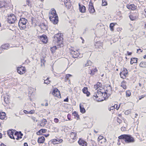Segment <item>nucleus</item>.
<instances>
[{"instance_id": "f257e3e1", "label": "nucleus", "mask_w": 146, "mask_h": 146, "mask_svg": "<svg viewBox=\"0 0 146 146\" xmlns=\"http://www.w3.org/2000/svg\"><path fill=\"white\" fill-rule=\"evenodd\" d=\"M7 134L10 138L17 140L21 139L23 136V134L21 132H18L13 129L8 130Z\"/></svg>"}, {"instance_id": "f03ea898", "label": "nucleus", "mask_w": 146, "mask_h": 146, "mask_svg": "<svg viewBox=\"0 0 146 146\" xmlns=\"http://www.w3.org/2000/svg\"><path fill=\"white\" fill-rule=\"evenodd\" d=\"M63 36L62 34L58 33L55 34L54 37L53 42L59 47L63 46Z\"/></svg>"}, {"instance_id": "7ed1b4c3", "label": "nucleus", "mask_w": 146, "mask_h": 146, "mask_svg": "<svg viewBox=\"0 0 146 146\" xmlns=\"http://www.w3.org/2000/svg\"><path fill=\"white\" fill-rule=\"evenodd\" d=\"M50 21L54 24H57L58 22V17L56 10L54 9H52L49 13Z\"/></svg>"}, {"instance_id": "20e7f679", "label": "nucleus", "mask_w": 146, "mask_h": 146, "mask_svg": "<svg viewBox=\"0 0 146 146\" xmlns=\"http://www.w3.org/2000/svg\"><path fill=\"white\" fill-rule=\"evenodd\" d=\"M118 138L119 139L124 140L126 143H133L135 141L134 137L130 135H121L119 136Z\"/></svg>"}, {"instance_id": "39448f33", "label": "nucleus", "mask_w": 146, "mask_h": 146, "mask_svg": "<svg viewBox=\"0 0 146 146\" xmlns=\"http://www.w3.org/2000/svg\"><path fill=\"white\" fill-rule=\"evenodd\" d=\"M73 131L70 132L68 134V141L70 143H73L76 141L78 139L77 132L73 130Z\"/></svg>"}, {"instance_id": "423d86ee", "label": "nucleus", "mask_w": 146, "mask_h": 146, "mask_svg": "<svg viewBox=\"0 0 146 146\" xmlns=\"http://www.w3.org/2000/svg\"><path fill=\"white\" fill-rule=\"evenodd\" d=\"M27 20L24 18H21L20 19L19 23V27L21 30H24L26 28V24Z\"/></svg>"}, {"instance_id": "0eeeda50", "label": "nucleus", "mask_w": 146, "mask_h": 146, "mask_svg": "<svg viewBox=\"0 0 146 146\" xmlns=\"http://www.w3.org/2000/svg\"><path fill=\"white\" fill-rule=\"evenodd\" d=\"M94 87L95 90H98L97 91L101 92V94H105L106 93L104 86L101 82H98L94 85Z\"/></svg>"}, {"instance_id": "6e6552de", "label": "nucleus", "mask_w": 146, "mask_h": 146, "mask_svg": "<svg viewBox=\"0 0 146 146\" xmlns=\"http://www.w3.org/2000/svg\"><path fill=\"white\" fill-rule=\"evenodd\" d=\"M79 49H75L73 47H71L70 49V52L74 58H77L79 57H80V54L79 53Z\"/></svg>"}, {"instance_id": "1a4fd4ad", "label": "nucleus", "mask_w": 146, "mask_h": 146, "mask_svg": "<svg viewBox=\"0 0 146 146\" xmlns=\"http://www.w3.org/2000/svg\"><path fill=\"white\" fill-rule=\"evenodd\" d=\"M119 75L121 78L123 79H125L128 77V71L125 68H123L120 72Z\"/></svg>"}, {"instance_id": "9d476101", "label": "nucleus", "mask_w": 146, "mask_h": 146, "mask_svg": "<svg viewBox=\"0 0 146 146\" xmlns=\"http://www.w3.org/2000/svg\"><path fill=\"white\" fill-rule=\"evenodd\" d=\"M101 92L97 91V92H95L93 96L94 98L98 101H101L103 100L102 98L104 97L103 95L104 94H101Z\"/></svg>"}, {"instance_id": "9b49d317", "label": "nucleus", "mask_w": 146, "mask_h": 146, "mask_svg": "<svg viewBox=\"0 0 146 146\" xmlns=\"http://www.w3.org/2000/svg\"><path fill=\"white\" fill-rule=\"evenodd\" d=\"M7 19L8 22L11 24L14 23L17 19L15 15L13 14H9Z\"/></svg>"}, {"instance_id": "f8f14e48", "label": "nucleus", "mask_w": 146, "mask_h": 146, "mask_svg": "<svg viewBox=\"0 0 146 146\" xmlns=\"http://www.w3.org/2000/svg\"><path fill=\"white\" fill-rule=\"evenodd\" d=\"M11 2V0H0V8L7 7L9 6Z\"/></svg>"}, {"instance_id": "ddd939ff", "label": "nucleus", "mask_w": 146, "mask_h": 146, "mask_svg": "<svg viewBox=\"0 0 146 146\" xmlns=\"http://www.w3.org/2000/svg\"><path fill=\"white\" fill-rule=\"evenodd\" d=\"M52 94L54 96L58 98H61V94L59 90L56 88H55L53 90Z\"/></svg>"}, {"instance_id": "4468645a", "label": "nucleus", "mask_w": 146, "mask_h": 146, "mask_svg": "<svg viewBox=\"0 0 146 146\" xmlns=\"http://www.w3.org/2000/svg\"><path fill=\"white\" fill-rule=\"evenodd\" d=\"M139 16L138 13L136 12L131 13L129 16L130 20L133 21L138 19Z\"/></svg>"}, {"instance_id": "2eb2a0df", "label": "nucleus", "mask_w": 146, "mask_h": 146, "mask_svg": "<svg viewBox=\"0 0 146 146\" xmlns=\"http://www.w3.org/2000/svg\"><path fill=\"white\" fill-rule=\"evenodd\" d=\"M95 48L98 51H100L103 48V44L100 42H97L94 44Z\"/></svg>"}, {"instance_id": "dca6fc26", "label": "nucleus", "mask_w": 146, "mask_h": 146, "mask_svg": "<svg viewBox=\"0 0 146 146\" xmlns=\"http://www.w3.org/2000/svg\"><path fill=\"white\" fill-rule=\"evenodd\" d=\"M38 38L44 44H46L48 42V38L45 35H43L38 36Z\"/></svg>"}, {"instance_id": "f3484780", "label": "nucleus", "mask_w": 146, "mask_h": 146, "mask_svg": "<svg viewBox=\"0 0 146 146\" xmlns=\"http://www.w3.org/2000/svg\"><path fill=\"white\" fill-rule=\"evenodd\" d=\"M88 10L89 12L91 13H93L95 11L94 7L93 4L91 0H90L89 3Z\"/></svg>"}, {"instance_id": "a211bd4d", "label": "nucleus", "mask_w": 146, "mask_h": 146, "mask_svg": "<svg viewBox=\"0 0 146 146\" xmlns=\"http://www.w3.org/2000/svg\"><path fill=\"white\" fill-rule=\"evenodd\" d=\"M17 72L20 74H22L25 73L26 69L25 67L21 66L17 68Z\"/></svg>"}, {"instance_id": "6ab92c4d", "label": "nucleus", "mask_w": 146, "mask_h": 146, "mask_svg": "<svg viewBox=\"0 0 146 146\" xmlns=\"http://www.w3.org/2000/svg\"><path fill=\"white\" fill-rule=\"evenodd\" d=\"M126 7L131 11H135L137 9V6L133 4H127L126 5Z\"/></svg>"}, {"instance_id": "aec40b11", "label": "nucleus", "mask_w": 146, "mask_h": 146, "mask_svg": "<svg viewBox=\"0 0 146 146\" xmlns=\"http://www.w3.org/2000/svg\"><path fill=\"white\" fill-rule=\"evenodd\" d=\"M63 140L62 139H51L50 141L51 143L54 145L62 143Z\"/></svg>"}, {"instance_id": "412c9836", "label": "nucleus", "mask_w": 146, "mask_h": 146, "mask_svg": "<svg viewBox=\"0 0 146 146\" xmlns=\"http://www.w3.org/2000/svg\"><path fill=\"white\" fill-rule=\"evenodd\" d=\"M79 145L81 146H87V143L82 138H80L78 141Z\"/></svg>"}, {"instance_id": "4be33fe9", "label": "nucleus", "mask_w": 146, "mask_h": 146, "mask_svg": "<svg viewBox=\"0 0 146 146\" xmlns=\"http://www.w3.org/2000/svg\"><path fill=\"white\" fill-rule=\"evenodd\" d=\"M89 68L90 70V74L91 75H94L95 73L98 71V70L95 67L91 66L89 67Z\"/></svg>"}, {"instance_id": "5701e85b", "label": "nucleus", "mask_w": 146, "mask_h": 146, "mask_svg": "<svg viewBox=\"0 0 146 146\" xmlns=\"http://www.w3.org/2000/svg\"><path fill=\"white\" fill-rule=\"evenodd\" d=\"M79 8L80 11L81 13H85L86 10L85 7L83 5H80L79 3Z\"/></svg>"}, {"instance_id": "b1692460", "label": "nucleus", "mask_w": 146, "mask_h": 146, "mask_svg": "<svg viewBox=\"0 0 146 146\" xmlns=\"http://www.w3.org/2000/svg\"><path fill=\"white\" fill-rule=\"evenodd\" d=\"M45 139L44 137L42 136L38 137L37 139V142L39 144H43L45 141Z\"/></svg>"}, {"instance_id": "393cba45", "label": "nucleus", "mask_w": 146, "mask_h": 146, "mask_svg": "<svg viewBox=\"0 0 146 146\" xmlns=\"http://www.w3.org/2000/svg\"><path fill=\"white\" fill-rule=\"evenodd\" d=\"M82 92L84 94L86 95V96L88 97L90 94V93L88 90V88L87 87H84L82 90Z\"/></svg>"}, {"instance_id": "a878e982", "label": "nucleus", "mask_w": 146, "mask_h": 146, "mask_svg": "<svg viewBox=\"0 0 146 146\" xmlns=\"http://www.w3.org/2000/svg\"><path fill=\"white\" fill-rule=\"evenodd\" d=\"M62 2H64L66 7L69 8L70 7L71 3L70 1L67 0H61Z\"/></svg>"}, {"instance_id": "bb28decb", "label": "nucleus", "mask_w": 146, "mask_h": 146, "mask_svg": "<svg viewBox=\"0 0 146 146\" xmlns=\"http://www.w3.org/2000/svg\"><path fill=\"white\" fill-rule=\"evenodd\" d=\"M4 102L5 103V106H7L10 103V100L8 97L5 96L4 97Z\"/></svg>"}, {"instance_id": "cd10ccee", "label": "nucleus", "mask_w": 146, "mask_h": 146, "mask_svg": "<svg viewBox=\"0 0 146 146\" xmlns=\"http://www.w3.org/2000/svg\"><path fill=\"white\" fill-rule=\"evenodd\" d=\"M72 115L74 117V119H76L77 120L80 119V118L79 117V115L78 114V113L75 111L72 113Z\"/></svg>"}, {"instance_id": "c85d7f7f", "label": "nucleus", "mask_w": 146, "mask_h": 146, "mask_svg": "<svg viewBox=\"0 0 146 146\" xmlns=\"http://www.w3.org/2000/svg\"><path fill=\"white\" fill-rule=\"evenodd\" d=\"M9 45L8 44H5L2 45L0 48V49L1 50L4 49L7 50L9 48Z\"/></svg>"}, {"instance_id": "c756f323", "label": "nucleus", "mask_w": 146, "mask_h": 146, "mask_svg": "<svg viewBox=\"0 0 146 146\" xmlns=\"http://www.w3.org/2000/svg\"><path fill=\"white\" fill-rule=\"evenodd\" d=\"M6 118L5 113L4 112H0V119L2 120L5 119Z\"/></svg>"}, {"instance_id": "7c9ffc66", "label": "nucleus", "mask_w": 146, "mask_h": 146, "mask_svg": "<svg viewBox=\"0 0 146 146\" xmlns=\"http://www.w3.org/2000/svg\"><path fill=\"white\" fill-rule=\"evenodd\" d=\"M47 131V130L46 129H41L36 133L37 135H39L42 134V133H45Z\"/></svg>"}, {"instance_id": "2f4dec72", "label": "nucleus", "mask_w": 146, "mask_h": 146, "mask_svg": "<svg viewBox=\"0 0 146 146\" xmlns=\"http://www.w3.org/2000/svg\"><path fill=\"white\" fill-rule=\"evenodd\" d=\"M23 112L26 114H32L35 113V110H32L29 111H28L26 110H23Z\"/></svg>"}, {"instance_id": "473e14b6", "label": "nucleus", "mask_w": 146, "mask_h": 146, "mask_svg": "<svg viewBox=\"0 0 146 146\" xmlns=\"http://www.w3.org/2000/svg\"><path fill=\"white\" fill-rule=\"evenodd\" d=\"M139 66L141 68H146V62L145 61L141 62L139 64Z\"/></svg>"}, {"instance_id": "72a5a7b5", "label": "nucleus", "mask_w": 146, "mask_h": 146, "mask_svg": "<svg viewBox=\"0 0 146 146\" xmlns=\"http://www.w3.org/2000/svg\"><path fill=\"white\" fill-rule=\"evenodd\" d=\"M126 82L125 80H123L122 81L121 83V86L124 89H126L127 88V87L126 85Z\"/></svg>"}, {"instance_id": "f704fd0d", "label": "nucleus", "mask_w": 146, "mask_h": 146, "mask_svg": "<svg viewBox=\"0 0 146 146\" xmlns=\"http://www.w3.org/2000/svg\"><path fill=\"white\" fill-rule=\"evenodd\" d=\"M80 112L82 113H84L86 112V110L84 108V107L83 105H81V104L80 105Z\"/></svg>"}, {"instance_id": "c9c22d12", "label": "nucleus", "mask_w": 146, "mask_h": 146, "mask_svg": "<svg viewBox=\"0 0 146 146\" xmlns=\"http://www.w3.org/2000/svg\"><path fill=\"white\" fill-rule=\"evenodd\" d=\"M51 129L52 130V131L55 133L58 132L59 131L58 128L55 126H53L51 128Z\"/></svg>"}, {"instance_id": "e433bc0d", "label": "nucleus", "mask_w": 146, "mask_h": 146, "mask_svg": "<svg viewBox=\"0 0 146 146\" xmlns=\"http://www.w3.org/2000/svg\"><path fill=\"white\" fill-rule=\"evenodd\" d=\"M137 61V59L136 58H131L130 64H132L134 63H136Z\"/></svg>"}, {"instance_id": "4c0bfd02", "label": "nucleus", "mask_w": 146, "mask_h": 146, "mask_svg": "<svg viewBox=\"0 0 146 146\" xmlns=\"http://www.w3.org/2000/svg\"><path fill=\"white\" fill-rule=\"evenodd\" d=\"M47 122V121L46 119H43L40 124V125L41 126H44L46 125Z\"/></svg>"}, {"instance_id": "58836bf2", "label": "nucleus", "mask_w": 146, "mask_h": 146, "mask_svg": "<svg viewBox=\"0 0 146 146\" xmlns=\"http://www.w3.org/2000/svg\"><path fill=\"white\" fill-rule=\"evenodd\" d=\"M115 24H116V23H111L110 24V28L111 31H114V27L115 25Z\"/></svg>"}, {"instance_id": "ea45409f", "label": "nucleus", "mask_w": 146, "mask_h": 146, "mask_svg": "<svg viewBox=\"0 0 146 146\" xmlns=\"http://www.w3.org/2000/svg\"><path fill=\"white\" fill-rule=\"evenodd\" d=\"M57 49V48L56 46H54L50 48V50L52 53H54L55 52Z\"/></svg>"}, {"instance_id": "a19ab883", "label": "nucleus", "mask_w": 146, "mask_h": 146, "mask_svg": "<svg viewBox=\"0 0 146 146\" xmlns=\"http://www.w3.org/2000/svg\"><path fill=\"white\" fill-rule=\"evenodd\" d=\"M105 140L106 139H104V140H102L100 141H99L100 146H105L106 145Z\"/></svg>"}, {"instance_id": "79ce46f5", "label": "nucleus", "mask_w": 146, "mask_h": 146, "mask_svg": "<svg viewBox=\"0 0 146 146\" xmlns=\"http://www.w3.org/2000/svg\"><path fill=\"white\" fill-rule=\"evenodd\" d=\"M90 146H96V142L93 140H91L90 143Z\"/></svg>"}, {"instance_id": "37998d69", "label": "nucleus", "mask_w": 146, "mask_h": 146, "mask_svg": "<svg viewBox=\"0 0 146 146\" xmlns=\"http://www.w3.org/2000/svg\"><path fill=\"white\" fill-rule=\"evenodd\" d=\"M26 3L27 5L29 7H31L32 5L30 0H26Z\"/></svg>"}, {"instance_id": "c03bdc74", "label": "nucleus", "mask_w": 146, "mask_h": 146, "mask_svg": "<svg viewBox=\"0 0 146 146\" xmlns=\"http://www.w3.org/2000/svg\"><path fill=\"white\" fill-rule=\"evenodd\" d=\"M126 97H130L131 95V93L130 91L129 90L126 91Z\"/></svg>"}, {"instance_id": "a18cd8bd", "label": "nucleus", "mask_w": 146, "mask_h": 146, "mask_svg": "<svg viewBox=\"0 0 146 146\" xmlns=\"http://www.w3.org/2000/svg\"><path fill=\"white\" fill-rule=\"evenodd\" d=\"M72 76V75H71L70 74H66V75L65 76V80L66 81H67L69 79V78L70 77H71Z\"/></svg>"}, {"instance_id": "49530a36", "label": "nucleus", "mask_w": 146, "mask_h": 146, "mask_svg": "<svg viewBox=\"0 0 146 146\" xmlns=\"http://www.w3.org/2000/svg\"><path fill=\"white\" fill-rule=\"evenodd\" d=\"M50 81L49 80V78H47L44 81V83L48 84L50 83Z\"/></svg>"}, {"instance_id": "de8ad7c7", "label": "nucleus", "mask_w": 146, "mask_h": 146, "mask_svg": "<svg viewBox=\"0 0 146 146\" xmlns=\"http://www.w3.org/2000/svg\"><path fill=\"white\" fill-rule=\"evenodd\" d=\"M31 21L32 24H33V23H36V20L35 18L34 17H32L31 18Z\"/></svg>"}, {"instance_id": "09e8293b", "label": "nucleus", "mask_w": 146, "mask_h": 146, "mask_svg": "<svg viewBox=\"0 0 146 146\" xmlns=\"http://www.w3.org/2000/svg\"><path fill=\"white\" fill-rule=\"evenodd\" d=\"M104 136L102 135H100L98 138V141H100L102 140H104Z\"/></svg>"}, {"instance_id": "8fccbe9b", "label": "nucleus", "mask_w": 146, "mask_h": 146, "mask_svg": "<svg viewBox=\"0 0 146 146\" xmlns=\"http://www.w3.org/2000/svg\"><path fill=\"white\" fill-rule=\"evenodd\" d=\"M107 5V3L106 0H102V5L103 6H106Z\"/></svg>"}, {"instance_id": "3c124183", "label": "nucleus", "mask_w": 146, "mask_h": 146, "mask_svg": "<svg viewBox=\"0 0 146 146\" xmlns=\"http://www.w3.org/2000/svg\"><path fill=\"white\" fill-rule=\"evenodd\" d=\"M115 109H116L117 110H118L120 107V105L115 104L114 105Z\"/></svg>"}, {"instance_id": "603ef678", "label": "nucleus", "mask_w": 146, "mask_h": 146, "mask_svg": "<svg viewBox=\"0 0 146 146\" xmlns=\"http://www.w3.org/2000/svg\"><path fill=\"white\" fill-rule=\"evenodd\" d=\"M67 118L69 120H71L72 119V115L70 114H68L67 115Z\"/></svg>"}, {"instance_id": "864d4df0", "label": "nucleus", "mask_w": 146, "mask_h": 146, "mask_svg": "<svg viewBox=\"0 0 146 146\" xmlns=\"http://www.w3.org/2000/svg\"><path fill=\"white\" fill-rule=\"evenodd\" d=\"M117 121L119 124L121 123L122 122V120L118 117L117 118Z\"/></svg>"}, {"instance_id": "5fc2aeb1", "label": "nucleus", "mask_w": 146, "mask_h": 146, "mask_svg": "<svg viewBox=\"0 0 146 146\" xmlns=\"http://www.w3.org/2000/svg\"><path fill=\"white\" fill-rule=\"evenodd\" d=\"M59 121V119L57 118H55L54 119V122L56 123H58Z\"/></svg>"}, {"instance_id": "6e6d98bb", "label": "nucleus", "mask_w": 146, "mask_h": 146, "mask_svg": "<svg viewBox=\"0 0 146 146\" xmlns=\"http://www.w3.org/2000/svg\"><path fill=\"white\" fill-rule=\"evenodd\" d=\"M121 130L122 131H124L126 130V127H125L123 126L121 128Z\"/></svg>"}, {"instance_id": "4d7b16f0", "label": "nucleus", "mask_w": 146, "mask_h": 146, "mask_svg": "<svg viewBox=\"0 0 146 146\" xmlns=\"http://www.w3.org/2000/svg\"><path fill=\"white\" fill-rule=\"evenodd\" d=\"M143 52V50L140 48L137 49V53H140Z\"/></svg>"}, {"instance_id": "13d9d810", "label": "nucleus", "mask_w": 146, "mask_h": 146, "mask_svg": "<svg viewBox=\"0 0 146 146\" xmlns=\"http://www.w3.org/2000/svg\"><path fill=\"white\" fill-rule=\"evenodd\" d=\"M145 96V95H142L139 97V100H141Z\"/></svg>"}, {"instance_id": "bf43d9fd", "label": "nucleus", "mask_w": 146, "mask_h": 146, "mask_svg": "<svg viewBox=\"0 0 146 146\" xmlns=\"http://www.w3.org/2000/svg\"><path fill=\"white\" fill-rule=\"evenodd\" d=\"M90 62V61H88L85 64V66H88L89 65V62Z\"/></svg>"}, {"instance_id": "052dcab7", "label": "nucleus", "mask_w": 146, "mask_h": 146, "mask_svg": "<svg viewBox=\"0 0 146 146\" xmlns=\"http://www.w3.org/2000/svg\"><path fill=\"white\" fill-rule=\"evenodd\" d=\"M42 27H44V28L43 29L44 30H46L47 29V26L45 25H42L41 28L42 29H43Z\"/></svg>"}, {"instance_id": "680f3d73", "label": "nucleus", "mask_w": 146, "mask_h": 146, "mask_svg": "<svg viewBox=\"0 0 146 146\" xmlns=\"http://www.w3.org/2000/svg\"><path fill=\"white\" fill-rule=\"evenodd\" d=\"M122 29L121 28L118 27L117 28V31L118 32L121 31Z\"/></svg>"}, {"instance_id": "e2e57ef3", "label": "nucleus", "mask_w": 146, "mask_h": 146, "mask_svg": "<svg viewBox=\"0 0 146 146\" xmlns=\"http://www.w3.org/2000/svg\"><path fill=\"white\" fill-rule=\"evenodd\" d=\"M143 14L146 17V9H145L144 10Z\"/></svg>"}, {"instance_id": "0e129e2a", "label": "nucleus", "mask_w": 146, "mask_h": 146, "mask_svg": "<svg viewBox=\"0 0 146 146\" xmlns=\"http://www.w3.org/2000/svg\"><path fill=\"white\" fill-rule=\"evenodd\" d=\"M115 109V107H114V106H111V107H110V109L109 110H110H110H113V109Z\"/></svg>"}, {"instance_id": "69168bd1", "label": "nucleus", "mask_w": 146, "mask_h": 146, "mask_svg": "<svg viewBox=\"0 0 146 146\" xmlns=\"http://www.w3.org/2000/svg\"><path fill=\"white\" fill-rule=\"evenodd\" d=\"M127 53L128 55H131L132 54V53L131 52H129V51L127 52Z\"/></svg>"}, {"instance_id": "338daca9", "label": "nucleus", "mask_w": 146, "mask_h": 146, "mask_svg": "<svg viewBox=\"0 0 146 146\" xmlns=\"http://www.w3.org/2000/svg\"><path fill=\"white\" fill-rule=\"evenodd\" d=\"M41 61L42 63H43V64L45 62V60L44 59H41Z\"/></svg>"}, {"instance_id": "774afa93", "label": "nucleus", "mask_w": 146, "mask_h": 146, "mask_svg": "<svg viewBox=\"0 0 146 146\" xmlns=\"http://www.w3.org/2000/svg\"><path fill=\"white\" fill-rule=\"evenodd\" d=\"M65 102H68V98H66L64 100Z\"/></svg>"}]
</instances>
